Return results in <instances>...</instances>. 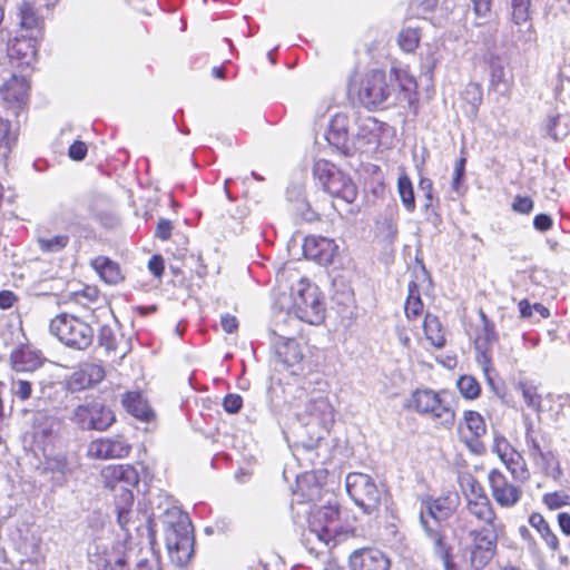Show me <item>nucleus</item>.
Wrapping results in <instances>:
<instances>
[{
	"label": "nucleus",
	"instance_id": "obj_1",
	"mask_svg": "<svg viewBox=\"0 0 570 570\" xmlns=\"http://www.w3.org/2000/svg\"><path fill=\"white\" fill-rule=\"evenodd\" d=\"M334 409L327 397L311 399L298 420L303 423L306 436L302 440V448L314 452L315 459L321 463H328L333 458V446L327 438L334 424Z\"/></svg>",
	"mask_w": 570,
	"mask_h": 570
},
{
	"label": "nucleus",
	"instance_id": "obj_2",
	"mask_svg": "<svg viewBox=\"0 0 570 570\" xmlns=\"http://www.w3.org/2000/svg\"><path fill=\"white\" fill-rule=\"evenodd\" d=\"M307 522V540L312 541L314 538L326 547L336 546L341 537L353 532L348 511L342 509L335 500L311 510Z\"/></svg>",
	"mask_w": 570,
	"mask_h": 570
},
{
	"label": "nucleus",
	"instance_id": "obj_3",
	"mask_svg": "<svg viewBox=\"0 0 570 570\" xmlns=\"http://www.w3.org/2000/svg\"><path fill=\"white\" fill-rule=\"evenodd\" d=\"M459 529L466 533L460 538L463 558L475 570L484 568L497 552L499 532L502 528H469L466 522L461 520Z\"/></svg>",
	"mask_w": 570,
	"mask_h": 570
},
{
	"label": "nucleus",
	"instance_id": "obj_4",
	"mask_svg": "<svg viewBox=\"0 0 570 570\" xmlns=\"http://www.w3.org/2000/svg\"><path fill=\"white\" fill-rule=\"evenodd\" d=\"M291 312L309 325H321L325 320L326 303L320 287L301 278L291 287Z\"/></svg>",
	"mask_w": 570,
	"mask_h": 570
},
{
	"label": "nucleus",
	"instance_id": "obj_5",
	"mask_svg": "<svg viewBox=\"0 0 570 570\" xmlns=\"http://www.w3.org/2000/svg\"><path fill=\"white\" fill-rule=\"evenodd\" d=\"M393 89L382 70H372L364 75H355L348 85V92L368 110L382 106L391 96Z\"/></svg>",
	"mask_w": 570,
	"mask_h": 570
},
{
	"label": "nucleus",
	"instance_id": "obj_6",
	"mask_svg": "<svg viewBox=\"0 0 570 570\" xmlns=\"http://www.w3.org/2000/svg\"><path fill=\"white\" fill-rule=\"evenodd\" d=\"M454 508V503L450 497L438 498L431 501L428 505L426 513L421 512L420 522L428 537L434 544L435 553L442 559L445 570H453L454 564L451 561V547L444 541V537L441 534L439 528H434L430 523V519H433L435 523L446 519L451 515Z\"/></svg>",
	"mask_w": 570,
	"mask_h": 570
},
{
	"label": "nucleus",
	"instance_id": "obj_7",
	"mask_svg": "<svg viewBox=\"0 0 570 570\" xmlns=\"http://www.w3.org/2000/svg\"><path fill=\"white\" fill-rule=\"evenodd\" d=\"M49 331L62 344L75 350H86L94 341L92 327L78 316L67 313L53 317Z\"/></svg>",
	"mask_w": 570,
	"mask_h": 570
},
{
	"label": "nucleus",
	"instance_id": "obj_8",
	"mask_svg": "<svg viewBox=\"0 0 570 570\" xmlns=\"http://www.w3.org/2000/svg\"><path fill=\"white\" fill-rule=\"evenodd\" d=\"M409 407L444 426L452 425L455 419L449 402L440 393L430 389L414 391L409 401Z\"/></svg>",
	"mask_w": 570,
	"mask_h": 570
},
{
	"label": "nucleus",
	"instance_id": "obj_9",
	"mask_svg": "<svg viewBox=\"0 0 570 570\" xmlns=\"http://www.w3.org/2000/svg\"><path fill=\"white\" fill-rule=\"evenodd\" d=\"M345 487L351 499L365 514L377 513L382 493L372 476L361 472H351L346 475Z\"/></svg>",
	"mask_w": 570,
	"mask_h": 570
},
{
	"label": "nucleus",
	"instance_id": "obj_10",
	"mask_svg": "<svg viewBox=\"0 0 570 570\" xmlns=\"http://www.w3.org/2000/svg\"><path fill=\"white\" fill-rule=\"evenodd\" d=\"M295 245L296 238L293 237L291 245L287 246L288 255L296 258L301 254L306 259L314 261L322 266L331 265L338 252V246L333 239L321 236L304 237L297 250Z\"/></svg>",
	"mask_w": 570,
	"mask_h": 570
},
{
	"label": "nucleus",
	"instance_id": "obj_11",
	"mask_svg": "<svg viewBox=\"0 0 570 570\" xmlns=\"http://www.w3.org/2000/svg\"><path fill=\"white\" fill-rule=\"evenodd\" d=\"M7 65L0 63V99L8 109L18 112L27 102L29 85L24 77L18 76Z\"/></svg>",
	"mask_w": 570,
	"mask_h": 570
},
{
	"label": "nucleus",
	"instance_id": "obj_12",
	"mask_svg": "<svg viewBox=\"0 0 570 570\" xmlns=\"http://www.w3.org/2000/svg\"><path fill=\"white\" fill-rule=\"evenodd\" d=\"M71 419L82 430L104 431L112 424L115 415L102 403L92 400L78 405L73 410Z\"/></svg>",
	"mask_w": 570,
	"mask_h": 570
},
{
	"label": "nucleus",
	"instance_id": "obj_13",
	"mask_svg": "<svg viewBox=\"0 0 570 570\" xmlns=\"http://www.w3.org/2000/svg\"><path fill=\"white\" fill-rule=\"evenodd\" d=\"M167 548L178 564L186 563L193 554L194 537L187 518L180 520L166 537Z\"/></svg>",
	"mask_w": 570,
	"mask_h": 570
},
{
	"label": "nucleus",
	"instance_id": "obj_14",
	"mask_svg": "<svg viewBox=\"0 0 570 570\" xmlns=\"http://www.w3.org/2000/svg\"><path fill=\"white\" fill-rule=\"evenodd\" d=\"M488 481L492 498L502 508H513L520 501L522 490L519 485L510 482L498 469L489 472Z\"/></svg>",
	"mask_w": 570,
	"mask_h": 570
},
{
	"label": "nucleus",
	"instance_id": "obj_15",
	"mask_svg": "<svg viewBox=\"0 0 570 570\" xmlns=\"http://www.w3.org/2000/svg\"><path fill=\"white\" fill-rule=\"evenodd\" d=\"M101 479L106 488L112 491L131 492L139 482L137 470L130 464H111L101 470Z\"/></svg>",
	"mask_w": 570,
	"mask_h": 570
},
{
	"label": "nucleus",
	"instance_id": "obj_16",
	"mask_svg": "<svg viewBox=\"0 0 570 570\" xmlns=\"http://www.w3.org/2000/svg\"><path fill=\"white\" fill-rule=\"evenodd\" d=\"M480 317L482 321L481 327L478 330V334L474 340V345L476 350V361L479 365L482 367L485 376L489 381V372L491 368V355L490 350L493 344L497 342V333L494 331L493 324L488 320L487 315L481 311Z\"/></svg>",
	"mask_w": 570,
	"mask_h": 570
},
{
	"label": "nucleus",
	"instance_id": "obj_17",
	"mask_svg": "<svg viewBox=\"0 0 570 570\" xmlns=\"http://www.w3.org/2000/svg\"><path fill=\"white\" fill-rule=\"evenodd\" d=\"M130 446L120 436L99 438L87 446V456L94 460L121 459L129 454Z\"/></svg>",
	"mask_w": 570,
	"mask_h": 570
},
{
	"label": "nucleus",
	"instance_id": "obj_18",
	"mask_svg": "<svg viewBox=\"0 0 570 570\" xmlns=\"http://www.w3.org/2000/svg\"><path fill=\"white\" fill-rule=\"evenodd\" d=\"M351 570H389L390 559L379 549L363 548L351 553Z\"/></svg>",
	"mask_w": 570,
	"mask_h": 570
},
{
	"label": "nucleus",
	"instance_id": "obj_19",
	"mask_svg": "<svg viewBox=\"0 0 570 570\" xmlns=\"http://www.w3.org/2000/svg\"><path fill=\"white\" fill-rule=\"evenodd\" d=\"M287 212L296 223H312L317 219V214L307 202L302 185H293L287 190Z\"/></svg>",
	"mask_w": 570,
	"mask_h": 570
},
{
	"label": "nucleus",
	"instance_id": "obj_20",
	"mask_svg": "<svg viewBox=\"0 0 570 570\" xmlns=\"http://www.w3.org/2000/svg\"><path fill=\"white\" fill-rule=\"evenodd\" d=\"M489 88L500 96L508 97L512 88V77L505 70L499 57H491L489 60Z\"/></svg>",
	"mask_w": 570,
	"mask_h": 570
},
{
	"label": "nucleus",
	"instance_id": "obj_21",
	"mask_svg": "<svg viewBox=\"0 0 570 570\" xmlns=\"http://www.w3.org/2000/svg\"><path fill=\"white\" fill-rule=\"evenodd\" d=\"M37 49L36 43L29 38H16L8 46L9 63L13 60L18 66L30 67L36 61Z\"/></svg>",
	"mask_w": 570,
	"mask_h": 570
},
{
	"label": "nucleus",
	"instance_id": "obj_22",
	"mask_svg": "<svg viewBox=\"0 0 570 570\" xmlns=\"http://www.w3.org/2000/svg\"><path fill=\"white\" fill-rule=\"evenodd\" d=\"M325 138L330 145L337 149L346 150L350 138V119L344 114H336L328 126Z\"/></svg>",
	"mask_w": 570,
	"mask_h": 570
},
{
	"label": "nucleus",
	"instance_id": "obj_23",
	"mask_svg": "<svg viewBox=\"0 0 570 570\" xmlns=\"http://www.w3.org/2000/svg\"><path fill=\"white\" fill-rule=\"evenodd\" d=\"M332 197L352 204L357 197V187L352 179L343 171L336 174V177L328 184L325 189Z\"/></svg>",
	"mask_w": 570,
	"mask_h": 570
},
{
	"label": "nucleus",
	"instance_id": "obj_24",
	"mask_svg": "<svg viewBox=\"0 0 570 570\" xmlns=\"http://www.w3.org/2000/svg\"><path fill=\"white\" fill-rule=\"evenodd\" d=\"M469 515L474 518L479 523L483 524L482 528H503L498 522L495 511L490 500H481L479 502L465 505Z\"/></svg>",
	"mask_w": 570,
	"mask_h": 570
},
{
	"label": "nucleus",
	"instance_id": "obj_25",
	"mask_svg": "<svg viewBox=\"0 0 570 570\" xmlns=\"http://www.w3.org/2000/svg\"><path fill=\"white\" fill-rule=\"evenodd\" d=\"M292 376H305L309 365L304 362L303 347L295 341L287 338V370Z\"/></svg>",
	"mask_w": 570,
	"mask_h": 570
},
{
	"label": "nucleus",
	"instance_id": "obj_26",
	"mask_svg": "<svg viewBox=\"0 0 570 570\" xmlns=\"http://www.w3.org/2000/svg\"><path fill=\"white\" fill-rule=\"evenodd\" d=\"M40 364L39 355L28 347L18 348L11 354V366L16 372H32Z\"/></svg>",
	"mask_w": 570,
	"mask_h": 570
},
{
	"label": "nucleus",
	"instance_id": "obj_27",
	"mask_svg": "<svg viewBox=\"0 0 570 570\" xmlns=\"http://www.w3.org/2000/svg\"><path fill=\"white\" fill-rule=\"evenodd\" d=\"M90 265L107 284H118L122 279L118 264L106 256L94 258Z\"/></svg>",
	"mask_w": 570,
	"mask_h": 570
},
{
	"label": "nucleus",
	"instance_id": "obj_28",
	"mask_svg": "<svg viewBox=\"0 0 570 570\" xmlns=\"http://www.w3.org/2000/svg\"><path fill=\"white\" fill-rule=\"evenodd\" d=\"M272 365L275 373L271 376V386L268 387V393L271 396V402L274 403L275 401L281 400L285 394V387L281 377V372L285 366V360L283 358L282 352L277 346H275V356L272 360Z\"/></svg>",
	"mask_w": 570,
	"mask_h": 570
},
{
	"label": "nucleus",
	"instance_id": "obj_29",
	"mask_svg": "<svg viewBox=\"0 0 570 570\" xmlns=\"http://www.w3.org/2000/svg\"><path fill=\"white\" fill-rule=\"evenodd\" d=\"M423 331L432 346L441 348L445 345V333L440 320L435 315H425Z\"/></svg>",
	"mask_w": 570,
	"mask_h": 570
},
{
	"label": "nucleus",
	"instance_id": "obj_30",
	"mask_svg": "<svg viewBox=\"0 0 570 570\" xmlns=\"http://www.w3.org/2000/svg\"><path fill=\"white\" fill-rule=\"evenodd\" d=\"M122 403L127 411L139 420L149 421L154 415L148 403L139 393H127Z\"/></svg>",
	"mask_w": 570,
	"mask_h": 570
},
{
	"label": "nucleus",
	"instance_id": "obj_31",
	"mask_svg": "<svg viewBox=\"0 0 570 570\" xmlns=\"http://www.w3.org/2000/svg\"><path fill=\"white\" fill-rule=\"evenodd\" d=\"M320 487L314 481V476L304 474L297 478L293 497L297 502L312 501L320 494Z\"/></svg>",
	"mask_w": 570,
	"mask_h": 570
},
{
	"label": "nucleus",
	"instance_id": "obj_32",
	"mask_svg": "<svg viewBox=\"0 0 570 570\" xmlns=\"http://www.w3.org/2000/svg\"><path fill=\"white\" fill-rule=\"evenodd\" d=\"M58 421L56 417L46 413H38L33 421V438L43 442L52 436Z\"/></svg>",
	"mask_w": 570,
	"mask_h": 570
},
{
	"label": "nucleus",
	"instance_id": "obj_33",
	"mask_svg": "<svg viewBox=\"0 0 570 570\" xmlns=\"http://www.w3.org/2000/svg\"><path fill=\"white\" fill-rule=\"evenodd\" d=\"M529 523L532 528H534L538 533L541 535V538L546 541L547 546L556 551L559 547V541L556 534L550 529V525L544 520L542 514L540 513H532L529 518Z\"/></svg>",
	"mask_w": 570,
	"mask_h": 570
},
{
	"label": "nucleus",
	"instance_id": "obj_34",
	"mask_svg": "<svg viewBox=\"0 0 570 570\" xmlns=\"http://www.w3.org/2000/svg\"><path fill=\"white\" fill-rule=\"evenodd\" d=\"M134 504V494L132 492H124L119 494L116 501L117 509V520L118 524L122 530H127V525L131 520V507Z\"/></svg>",
	"mask_w": 570,
	"mask_h": 570
},
{
	"label": "nucleus",
	"instance_id": "obj_35",
	"mask_svg": "<svg viewBox=\"0 0 570 570\" xmlns=\"http://www.w3.org/2000/svg\"><path fill=\"white\" fill-rule=\"evenodd\" d=\"M313 173L323 188L326 189L328 184L336 177V174L341 173V170L332 163L325 159H318L314 164Z\"/></svg>",
	"mask_w": 570,
	"mask_h": 570
},
{
	"label": "nucleus",
	"instance_id": "obj_36",
	"mask_svg": "<svg viewBox=\"0 0 570 570\" xmlns=\"http://www.w3.org/2000/svg\"><path fill=\"white\" fill-rule=\"evenodd\" d=\"M18 18H19V26L22 29H36L40 24V18L33 8L32 3L28 1H22L18 6Z\"/></svg>",
	"mask_w": 570,
	"mask_h": 570
},
{
	"label": "nucleus",
	"instance_id": "obj_37",
	"mask_svg": "<svg viewBox=\"0 0 570 570\" xmlns=\"http://www.w3.org/2000/svg\"><path fill=\"white\" fill-rule=\"evenodd\" d=\"M397 193L405 209L412 213L415 209V197L413 185L406 174L400 175L397 179Z\"/></svg>",
	"mask_w": 570,
	"mask_h": 570
},
{
	"label": "nucleus",
	"instance_id": "obj_38",
	"mask_svg": "<svg viewBox=\"0 0 570 570\" xmlns=\"http://www.w3.org/2000/svg\"><path fill=\"white\" fill-rule=\"evenodd\" d=\"M17 134L8 119L0 117V156L7 157L14 146Z\"/></svg>",
	"mask_w": 570,
	"mask_h": 570
},
{
	"label": "nucleus",
	"instance_id": "obj_39",
	"mask_svg": "<svg viewBox=\"0 0 570 570\" xmlns=\"http://www.w3.org/2000/svg\"><path fill=\"white\" fill-rule=\"evenodd\" d=\"M37 243L43 253H58L68 245L69 236L67 234L43 235L38 237Z\"/></svg>",
	"mask_w": 570,
	"mask_h": 570
},
{
	"label": "nucleus",
	"instance_id": "obj_40",
	"mask_svg": "<svg viewBox=\"0 0 570 570\" xmlns=\"http://www.w3.org/2000/svg\"><path fill=\"white\" fill-rule=\"evenodd\" d=\"M502 463L510 471L515 482L524 483L529 479V470L527 469V464L520 453L517 452V456L511 455Z\"/></svg>",
	"mask_w": 570,
	"mask_h": 570
},
{
	"label": "nucleus",
	"instance_id": "obj_41",
	"mask_svg": "<svg viewBox=\"0 0 570 570\" xmlns=\"http://www.w3.org/2000/svg\"><path fill=\"white\" fill-rule=\"evenodd\" d=\"M461 97L469 106L468 112L475 115L483 98L481 86L475 82L468 83L463 89Z\"/></svg>",
	"mask_w": 570,
	"mask_h": 570
},
{
	"label": "nucleus",
	"instance_id": "obj_42",
	"mask_svg": "<svg viewBox=\"0 0 570 570\" xmlns=\"http://www.w3.org/2000/svg\"><path fill=\"white\" fill-rule=\"evenodd\" d=\"M515 29H513V36L517 42L522 45L532 43L535 41V31L530 21V17L524 21H512Z\"/></svg>",
	"mask_w": 570,
	"mask_h": 570
},
{
	"label": "nucleus",
	"instance_id": "obj_43",
	"mask_svg": "<svg viewBox=\"0 0 570 570\" xmlns=\"http://www.w3.org/2000/svg\"><path fill=\"white\" fill-rule=\"evenodd\" d=\"M404 309H405V314H406L407 318L416 317L423 311V303L421 301L419 291L414 283H411L409 285V296L405 302Z\"/></svg>",
	"mask_w": 570,
	"mask_h": 570
},
{
	"label": "nucleus",
	"instance_id": "obj_44",
	"mask_svg": "<svg viewBox=\"0 0 570 570\" xmlns=\"http://www.w3.org/2000/svg\"><path fill=\"white\" fill-rule=\"evenodd\" d=\"M464 425L473 438H480L485 433V423L483 417L474 411L464 413Z\"/></svg>",
	"mask_w": 570,
	"mask_h": 570
},
{
	"label": "nucleus",
	"instance_id": "obj_45",
	"mask_svg": "<svg viewBox=\"0 0 570 570\" xmlns=\"http://www.w3.org/2000/svg\"><path fill=\"white\" fill-rule=\"evenodd\" d=\"M492 452L498 455L501 462L505 461L511 455L517 456V451L512 448L510 442L498 433L493 436Z\"/></svg>",
	"mask_w": 570,
	"mask_h": 570
},
{
	"label": "nucleus",
	"instance_id": "obj_46",
	"mask_svg": "<svg viewBox=\"0 0 570 570\" xmlns=\"http://www.w3.org/2000/svg\"><path fill=\"white\" fill-rule=\"evenodd\" d=\"M458 389L465 399H475L480 394L478 381L470 375H463L458 380Z\"/></svg>",
	"mask_w": 570,
	"mask_h": 570
},
{
	"label": "nucleus",
	"instance_id": "obj_47",
	"mask_svg": "<svg viewBox=\"0 0 570 570\" xmlns=\"http://www.w3.org/2000/svg\"><path fill=\"white\" fill-rule=\"evenodd\" d=\"M10 392L13 397L18 399L21 402H26L31 397L32 384L31 382L23 379H12Z\"/></svg>",
	"mask_w": 570,
	"mask_h": 570
},
{
	"label": "nucleus",
	"instance_id": "obj_48",
	"mask_svg": "<svg viewBox=\"0 0 570 570\" xmlns=\"http://www.w3.org/2000/svg\"><path fill=\"white\" fill-rule=\"evenodd\" d=\"M419 40L417 30L414 28L402 29L397 39L400 47L406 52H412L417 47Z\"/></svg>",
	"mask_w": 570,
	"mask_h": 570
},
{
	"label": "nucleus",
	"instance_id": "obj_49",
	"mask_svg": "<svg viewBox=\"0 0 570 570\" xmlns=\"http://www.w3.org/2000/svg\"><path fill=\"white\" fill-rule=\"evenodd\" d=\"M519 311H520L521 317H523V318H531L534 313H538L540 315V317H542V318H547L550 315V312L546 306H543L539 303L530 304L529 301H527V299H522L519 303Z\"/></svg>",
	"mask_w": 570,
	"mask_h": 570
},
{
	"label": "nucleus",
	"instance_id": "obj_50",
	"mask_svg": "<svg viewBox=\"0 0 570 570\" xmlns=\"http://www.w3.org/2000/svg\"><path fill=\"white\" fill-rule=\"evenodd\" d=\"M543 503L550 509V510H557L564 505L570 504V495L566 492H551L543 495Z\"/></svg>",
	"mask_w": 570,
	"mask_h": 570
},
{
	"label": "nucleus",
	"instance_id": "obj_51",
	"mask_svg": "<svg viewBox=\"0 0 570 570\" xmlns=\"http://www.w3.org/2000/svg\"><path fill=\"white\" fill-rule=\"evenodd\" d=\"M86 374L83 365L78 371L73 372L68 379L69 389L71 391H81L92 386Z\"/></svg>",
	"mask_w": 570,
	"mask_h": 570
},
{
	"label": "nucleus",
	"instance_id": "obj_52",
	"mask_svg": "<svg viewBox=\"0 0 570 570\" xmlns=\"http://www.w3.org/2000/svg\"><path fill=\"white\" fill-rule=\"evenodd\" d=\"M459 484L463 495L473 492H484L481 483L469 473H464L459 476Z\"/></svg>",
	"mask_w": 570,
	"mask_h": 570
},
{
	"label": "nucleus",
	"instance_id": "obj_53",
	"mask_svg": "<svg viewBox=\"0 0 570 570\" xmlns=\"http://www.w3.org/2000/svg\"><path fill=\"white\" fill-rule=\"evenodd\" d=\"M511 7L512 21H524L530 17V0H511Z\"/></svg>",
	"mask_w": 570,
	"mask_h": 570
},
{
	"label": "nucleus",
	"instance_id": "obj_54",
	"mask_svg": "<svg viewBox=\"0 0 570 570\" xmlns=\"http://www.w3.org/2000/svg\"><path fill=\"white\" fill-rule=\"evenodd\" d=\"M520 389L522 392L523 400L528 404V406H530L532 409H538L541 403V397L537 393L535 387L527 385V384H521Z\"/></svg>",
	"mask_w": 570,
	"mask_h": 570
},
{
	"label": "nucleus",
	"instance_id": "obj_55",
	"mask_svg": "<svg viewBox=\"0 0 570 570\" xmlns=\"http://www.w3.org/2000/svg\"><path fill=\"white\" fill-rule=\"evenodd\" d=\"M379 129H380V125H379L377 120L372 118V117H367V118L362 120V124L360 126V132L357 135L363 136L364 138H366V135L363 134V131L367 130L368 135H370L367 140L371 141L372 138L376 139Z\"/></svg>",
	"mask_w": 570,
	"mask_h": 570
},
{
	"label": "nucleus",
	"instance_id": "obj_56",
	"mask_svg": "<svg viewBox=\"0 0 570 570\" xmlns=\"http://www.w3.org/2000/svg\"><path fill=\"white\" fill-rule=\"evenodd\" d=\"M86 375L89 377L91 385L100 383L105 377V370L99 364H85Z\"/></svg>",
	"mask_w": 570,
	"mask_h": 570
},
{
	"label": "nucleus",
	"instance_id": "obj_57",
	"mask_svg": "<svg viewBox=\"0 0 570 570\" xmlns=\"http://www.w3.org/2000/svg\"><path fill=\"white\" fill-rule=\"evenodd\" d=\"M47 464L48 469L53 472L65 474L69 471L68 460L65 455L61 454L48 459Z\"/></svg>",
	"mask_w": 570,
	"mask_h": 570
},
{
	"label": "nucleus",
	"instance_id": "obj_58",
	"mask_svg": "<svg viewBox=\"0 0 570 570\" xmlns=\"http://www.w3.org/2000/svg\"><path fill=\"white\" fill-rule=\"evenodd\" d=\"M512 209L519 214H529L533 209V200L527 196H517Z\"/></svg>",
	"mask_w": 570,
	"mask_h": 570
},
{
	"label": "nucleus",
	"instance_id": "obj_59",
	"mask_svg": "<svg viewBox=\"0 0 570 570\" xmlns=\"http://www.w3.org/2000/svg\"><path fill=\"white\" fill-rule=\"evenodd\" d=\"M238 325H239V323H238V320L236 316L228 314V313L223 314L220 316V326L225 333L230 334V333L236 332L238 328Z\"/></svg>",
	"mask_w": 570,
	"mask_h": 570
},
{
	"label": "nucleus",
	"instance_id": "obj_60",
	"mask_svg": "<svg viewBox=\"0 0 570 570\" xmlns=\"http://www.w3.org/2000/svg\"><path fill=\"white\" fill-rule=\"evenodd\" d=\"M242 404H243V400L237 394H229V395H227L224 399V403H223L224 409L228 413H237L240 410Z\"/></svg>",
	"mask_w": 570,
	"mask_h": 570
},
{
	"label": "nucleus",
	"instance_id": "obj_61",
	"mask_svg": "<svg viewBox=\"0 0 570 570\" xmlns=\"http://www.w3.org/2000/svg\"><path fill=\"white\" fill-rule=\"evenodd\" d=\"M173 230V225L168 219H159L156 228V236L163 240H167Z\"/></svg>",
	"mask_w": 570,
	"mask_h": 570
},
{
	"label": "nucleus",
	"instance_id": "obj_62",
	"mask_svg": "<svg viewBox=\"0 0 570 570\" xmlns=\"http://www.w3.org/2000/svg\"><path fill=\"white\" fill-rule=\"evenodd\" d=\"M148 268L155 277L160 278L164 273V261L161 256L154 255L148 262Z\"/></svg>",
	"mask_w": 570,
	"mask_h": 570
},
{
	"label": "nucleus",
	"instance_id": "obj_63",
	"mask_svg": "<svg viewBox=\"0 0 570 570\" xmlns=\"http://www.w3.org/2000/svg\"><path fill=\"white\" fill-rule=\"evenodd\" d=\"M87 154V146L82 141H75L69 148V156L73 160H82Z\"/></svg>",
	"mask_w": 570,
	"mask_h": 570
},
{
	"label": "nucleus",
	"instance_id": "obj_64",
	"mask_svg": "<svg viewBox=\"0 0 570 570\" xmlns=\"http://www.w3.org/2000/svg\"><path fill=\"white\" fill-rule=\"evenodd\" d=\"M533 225H534L535 229H538L540 232H546L551 228L552 219L549 215L539 214L534 217Z\"/></svg>",
	"mask_w": 570,
	"mask_h": 570
}]
</instances>
